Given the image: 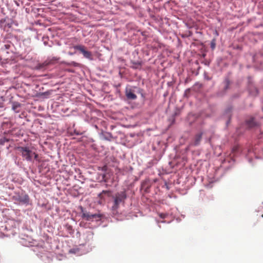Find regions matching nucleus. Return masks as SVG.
<instances>
[{"label":"nucleus","instance_id":"1","mask_svg":"<svg viewBox=\"0 0 263 263\" xmlns=\"http://www.w3.org/2000/svg\"><path fill=\"white\" fill-rule=\"evenodd\" d=\"M127 197L125 191L116 193L114 197V205L112 206V211H116L119 207L120 203L124 202Z\"/></svg>","mask_w":263,"mask_h":263},{"label":"nucleus","instance_id":"2","mask_svg":"<svg viewBox=\"0 0 263 263\" xmlns=\"http://www.w3.org/2000/svg\"><path fill=\"white\" fill-rule=\"evenodd\" d=\"M12 198L14 201L23 204H27L29 202V196L23 192H15Z\"/></svg>","mask_w":263,"mask_h":263},{"label":"nucleus","instance_id":"3","mask_svg":"<svg viewBox=\"0 0 263 263\" xmlns=\"http://www.w3.org/2000/svg\"><path fill=\"white\" fill-rule=\"evenodd\" d=\"M18 149L21 153L22 156L26 160L28 161H31L32 160V157L33 152L29 149L27 147H18Z\"/></svg>","mask_w":263,"mask_h":263},{"label":"nucleus","instance_id":"4","mask_svg":"<svg viewBox=\"0 0 263 263\" xmlns=\"http://www.w3.org/2000/svg\"><path fill=\"white\" fill-rule=\"evenodd\" d=\"M82 217L87 221H92L95 219L96 221H99L101 219L102 215L100 214H91L89 212L82 211Z\"/></svg>","mask_w":263,"mask_h":263},{"label":"nucleus","instance_id":"5","mask_svg":"<svg viewBox=\"0 0 263 263\" xmlns=\"http://www.w3.org/2000/svg\"><path fill=\"white\" fill-rule=\"evenodd\" d=\"M74 48L79 50L85 58L88 59L89 60H92L93 59L91 52L86 50L85 46L82 45H76L74 47Z\"/></svg>","mask_w":263,"mask_h":263},{"label":"nucleus","instance_id":"6","mask_svg":"<svg viewBox=\"0 0 263 263\" xmlns=\"http://www.w3.org/2000/svg\"><path fill=\"white\" fill-rule=\"evenodd\" d=\"M202 133H199L196 134L193 140L190 143V146H197L200 144L201 140L202 139Z\"/></svg>","mask_w":263,"mask_h":263},{"label":"nucleus","instance_id":"7","mask_svg":"<svg viewBox=\"0 0 263 263\" xmlns=\"http://www.w3.org/2000/svg\"><path fill=\"white\" fill-rule=\"evenodd\" d=\"M125 95L129 100H135L137 99V96L134 93V91L131 88H126L125 90Z\"/></svg>","mask_w":263,"mask_h":263},{"label":"nucleus","instance_id":"8","mask_svg":"<svg viewBox=\"0 0 263 263\" xmlns=\"http://www.w3.org/2000/svg\"><path fill=\"white\" fill-rule=\"evenodd\" d=\"M49 62H47L46 61L42 63H39L35 67L36 69H44L47 65H48Z\"/></svg>","mask_w":263,"mask_h":263},{"label":"nucleus","instance_id":"9","mask_svg":"<svg viewBox=\"0 0 263 263\" xmlns=\"http://www.w3.org/2000/svg\"><path fill=\"white\" fill-rule=\"evenodd\" d=\"M246 123L250 127H253L256 125V123L254 121V118H251L249 120H247L246 121Z\"/></svg>","mask_w":263,"mask_h":263},{"label":"nucleus","instance_id":"10","mask_svg":"<svg viewBox=\"0 0 263 263\" xmlns=\"http://www.w3.org/2000/svg\"><path fill=\"white\" fill-rule=\"evenodd\" d=\"M20 106H21V105L20 103H14L12 106V109L14 111H15V112H18L19 110H18L17 109L18 108H20Z\"/></svg>","mask_w":263,"mask_h":263},{"label":"nucleus","instance_id":"11","mask_svg":"<svg viewBox=\"0 0 263 263\" xmlns=\"http://www.w3.org/2000/svg\"><path fill=\"white\" fill-rule=\"evenodd\" d=\"M224 84H225L224 89H228L229 86L230 84V80L228 79H226L225 80H224Z\"/></svg>","mask_w":263,"mask_h":263},{"label":"nucleus","instance_id":"12","mask_svg":"<svg viewBox=\"0 0 263 263\" xmlns=\"http://www.w3.org/2000/svg\"><path fill=\"white\" fill-rule=\"evenodd\" d=\"M109 193V191H103L101 193L99 194V196L100 198H102V196L103 194H108Z\"/></svg>","mask_w":263,"mask_h":263},{"label":"nucleus","instance_id":"13","mask_svg":"<svg viewBox=\"0 0 263 263\" xmlns=\"http://www.w3.org/2000/svg\"><path fill=\"white\" fill-rule=\"evenodd\" d=\"M238 149H239V146L236 145V146H235L233 147L232 148V152L233 153H235L237 151H238Z\"/></svg>","mask_w":263,"mask_h":263},{"label":"nucleus","instance_id":"14","mask_svg":"<svg viewBox=\"0 0 263 263\" xmlns=\"http://www.w3.org/2000/svg\"><path fill=\"white\" fill-rule=\"evenodd\" d=\"M50 94V93L49 92V91H46V92H43L41 94V96H46V97H48L49 95Z\"/></svg>","mask_w":263,"mask_h":263},{"label":"nucleus","instance_id":"15","mask_svg":"<svg viewBox=\"0 0 263 263\" xmlns=\"http://www.w3.org/2000/svg\"><path fill=\"white\" fill-rule=\"evenodd\" d=\"M107 135H108V137H105V138L106 140H110L109 138H111L112 136H111V134L109 133H107Z\"/></svg>","mask_w":263,"mask_h":263},{"label":"nucleus","instance_id":"16","mask_svg":"<svg viewBox=\"0 0 263 263\" xmlns=\"http://www.w3.org/2000/svg\"><path fill=\"white\" fill-rule=\"evenodd\" d=\"M166 215L165 214L161 213L160 214V217L162 218H165L166 217Z\"/></svg>","mask_w":263,"mask_h":263},{"label":"nucleus","instance_id":"17","mask_svg":"<svg viewBox=\"0 0 263 263\" xmlns=\"http://www.w3.org/2000/svg\"><path fill=\"white\" fill-rule=\"evenodd\" d=\"M33 156H34V159L37 160V158H38V155L35 154L34 152H33Z\"/></svg>","mask_w":263,"mask_h":263},{"label":"nucleus","instance_id":"18","mask_svg":"<svg viewBox=\"0 0 263 263\" xmlns=\"http://www.w3.org/2000/svg\"><path fill=\"white\" fill-rule=\"evenodd\" d=\"M4 47L6 49H9L10 47V45L9 44H6L4 45Z\"/></svg>","mask_w":263,"mask_h":263},{"label":"nucleus","instance_id":"19","mask_svg":"<svg viewBox=\"0 0 263 263\" xmlns=\"http://www.w3.org/2000/svg\"><path fill=\"white\" fill-rule=\"evenodd\" d=\"M262 216L263 217V214H262Z\"/></svg>","mask_w":263,"mask_h":263}]
</instances>
